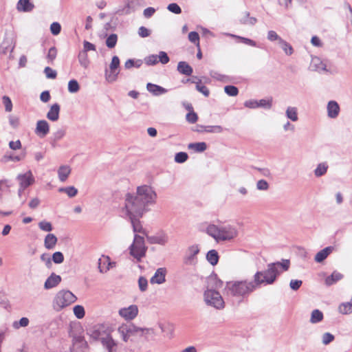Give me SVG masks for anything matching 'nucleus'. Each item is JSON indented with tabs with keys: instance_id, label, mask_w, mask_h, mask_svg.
<instances>
[{
	"instance_id": "26",
	"label": "nucleus",
	"mask_w": 352,
	"mask_h": 352,
	"mask_svg": "<svg viewBox=\"0 0 352 352\" xmlns=\"http://www.w3.org/2000/svg\"><path fill=\"white\" fill-rule=\"evenodd\" d=\"M146 88L150 93L155 96L162 95L167 92V89L165 88L150 82L146 85Z\"/></svg>"
},
{
	"instance_id": "28",
	"label": "nucleus",
	"mask_w": 352,
	"mask_h": 352,
	"mask_svg": "<svg viewBox=\"0 0 352 352\" xmlns=\"http://www.w3.org/2000/svg\"><path fill=\"white\" fill-rule=\"evenodd\" d=\"M177 71L182 74L190 76L192 73V68L185 61H180L177 65Z\"/></svg>"
},
{
	"instance_id": "49",
	"label": "nucleus",
	"mask_w": 352,
	"mask_h": 352,
	"mask_svg": "<svg viewBox=\"0 0 352 352\" xmlns=\"http://www.w3.org/2000/svg\"><path fill=\"white\" fill-rule=\"evenodd\" d=\"M224 91L230 96H236L239 93L237 87L233 85L226 86Z\"/></svg>"
},
{
	"instance_id": "18",
	"label": "nucleus",
	"mask_w": 352,
	"mask_h": 352,
	"mask_svg": "<svg viewBox=\"0 0 352 352\" xmlns=\"http://www.w3.org/2000/svg\"><path fill=\"white\" fill-rule=\"evenodd\" d=\"M327 114L331 118H336L340 112V107L337 102L331 100L327 104Z\"/></svg>"
},
{
	"instance_id": "13",
	"label": "nucleus",
	"mask_w": 352,
	"mask_h": 352,
	"mask_svg": "<svg viewBox=\"0 0 352 352\" xmlns=\"http://www.w3.org/2000/svg\"><path fill=\"white\" fill-rule=\"evenodd\" d=\"M147 241L151 244H157L160 245H165L168 242V236L164 232H160L155 235L146 236Z\"/></svg>"
},
{
	"instance_id": "58",
	"label": "nucleus",
	"mask_w": 352,
	"mask_h": 352,
	"mask_svg": "<svg viewBox=\"0 0 352 352\" xmlns=\"http://www.w3.org/2000/svg\"><path fill=\"white\" fill-rule=\"evenodd\" d=\"M267 39L270 41H277L278 44L280 43V40H283L276 32L273 30H270L267 32Z\"/></svg>"
},
{
	"instance_id": "8",
	"label": "nucleus",
	"mask_w": 352,
	"mask_h": 352,
	"mask_svg": "<svg viewBox=\"0 0 352 352\" xmlns=\"http://www.w3.org/2000/svg\"><path fill=\"white\" fill-rule=\"evenodd\" d=\"M102 331L103 327H97L96 329L93 331L91 336L95 339L100 340L102 345L107 348L109 352H112L113 348L116 346V342L110 335L106 334L105 336H103L101 333Z\"/></svg>"
},
{
	"instance_id": "25",
	"label": "nucleus",
	"mask_w": 352,
	"mask_h": 352,
	"mask_svg": "<svg viewBox=\"0 0 352 352\" xmlns=\"http://www.w3.org/2000/svg\"><path fill=\"white\" fill-rule=\"evenodd\" d=\"M57 241L58 239L54 234H47L44 239V246L47 250H52L56 246Z\"/></svg>"
},
{
	"instance_id": "29",
	"label": "nucleus",
	"mask_w": 352,
	"mask_h": 352,
	"mask_svg": "<svg viewBox=\"0 0 352 352\" xmlns=\"http://www.w3.org/2000/svg\"><path fill=\"white\" fill-rule=\"evenodd\" d=\"M286 116L288 119L293 122H296L298 120V109L294 107H288L285 111Z\"/></svg>"
},
{
	"instance_id": "19",
	"label": "nucleus",
	"mask_w": 352,
	"mask_h": 352,
	"mask_svg": "<svg viewBox=\"0 0 352 352\" xmlns=\"http://www.w3.org/2000/svg\"><path fill=\"white\" fill-rule=\"evenodd\" d=\"M60 110V107L58 104H52L47 113V118L52 122L57 121L59 118Z\"/></svg>"
},
{
	"instance_id": "14",
	"label": "nucleus",
	"mask_w": 352,
	"mask_h": 352,
	"mask_svg": "<svg viewBox=\"0 0 352 352\" xmlns=\"http://www.w3.org/2000/svg\"><path fill=\"white\" fill-rule=\"evenodd\" d=\"M50 131V125L45 120H38L36 122L35 133L41 138L45 137Z\"/></svg>"
},
{
	"instance_id": "11",
	"label": "nucleus",
	"mask_w": 352,
	"mask_h": 352,
	"mask_svg": "<svg viewBox=\"0 0 352 352\" xmlns=\"http://www.w3.org/2000/svg\"><path fill=\"white\" fill-rule=\"evenodd\" d=\"M118 333L124 342H127L131 336H136L137 327L133 324H122L118 329Z\"/></svg>"
},
{
	"instance_id": "62",
	"label": "nucleus",
	"mask_w": 352,
	"mask_h": 352,
	"mask_svg": "<svg viewBox=\"0 0 352 352\" xmlns=\"http://www.w3.org/2000/svg\"><path fill=\"white\" fill-rule=\"evenodd\" d=\"M148 281L144 277H140L138 279V286L142 292H144L147 289Z\"/></svg>"
},
{
	"instance_id": "4",
	"label": "nucleus",
	"mask_w": 352,
	"mask_h": 352,
	"mask_svg": "<svg viewBox=\"0 0 352 352\" xmlns=\"http://www.w3.org/2000/svg\"><path fill=\"white\" fill-rule=\"evenodd\" d=\"M206 233L217 242L230 241L239 234L237 228L233 226H218L214 224H210L206 228Z\"/></svg>"
},
{
	"instance_id": "32",
	"label": "nucleus",
	"mask_w": 352,
	"mask_h": 352,
	"mask_svg": "<svg viewBox=\"0 0 352 352\" xmlns=\"http://www.w3.org/2000/svg\"><path fill=\"white\" fill-rule=\"evenodd\" d=\"M222 286V280L218 279L216 276H212L209 278L208 288H212L216 290L221 288Z\"/></svg>"
},
{
	"instance_id": "16",
	"label": "nucleus",
	"mask_w": 352,
	"mask_h": 352,
	"mask_svg": "<svg viewBox=\"0 0 352 352\" xmlns=\"http://www.w3.org/2000/svg\"><path fill=\"white\" fill-rule=\"evenodd\" d=\"M131 221V223L133 228V230L135 234H138V233H141L144 236H147L148 233L146 230L143 228L141 221L139 220L140 218H138V217L131 216L129 217Z\"/></svg>"
},
{
	"instance_id": "63",
	"label": "nucleus",
	"mask_w": 352,
	"mask_h": 352,
	"mask_svg": "<svg viewBox=\"0 0 352 352\" xmlns=\"http://www.w3.org/2000/svg\"><path fill=\"white\" fill-rule=\"evenodd\" d=\"M158 61L162 64H166L169 62V58L165 52H160L157 56Z\"/></svg>"
},
{
	"instance_id": "22",
	"label": "nucleus",
	"mask_w": 352,
	"mask_h": 352,
	"mask_svg": "<svg viewBox=\"0 0 352 352\" xmlns=\"http://www.w3.org/2000/svg\"><path fill=\"white\" fill-rule=\"evenodd\" d=\"M144 1L142 0H129L123 9L125 14H129L131 12L135 10L138 8L142 6Z\"/></svg>"
},
{
	"instance_id": "36",
	"label": "nucleus",
	"mask_w": 352,
	"mask_h": 352,
	"mask_svg": "<svg viewBox=\"0 0 352 352\" xmlns=\"http://www.w3.org/2000/svg\"><path fill=\"white\" fill-rule=\"evenodd\" d=\"M323 319V314L318 309H314L311 314L310 322L313 324L319 322Z\"/></svg>"
},
{
	"instance_id": "27",
	"label": "nucleus",
	"mask_w": 352,
	"mask_h": 352,
	"mask_svg": "<svg viewBox=\"0 0 352 352\" xmlns=\"http://www.w3.org/2000/svg\"><path fill=\"white\" fill-rule=\"evenodd\" d=\"M239 21L242 24L250 25H253L256 23V19L250 17V13L247 11L243 12L241 14Z\"/></svg>"
},
{
	"instance_id": "20",
	"label": "nucleus",
	"mask_w": 352,
	"mask_h": 352,
	"mask_svg": "<svg viewBox=\"0 0 352 352\" xmlns=\"http://www.w3.org/2000/svg\"><path fill=\"white\" fill-rule=\"evenodd\" d=\"M34 8L30 0H19L16 4V9L19 12H29Z\"/></svg>"
},
{
	"instance_id": "56",
	"label": "nucleus",
	"mask_w": 352,
	"mask_h": 352,
	"mask_svg": "<svg viewBox=\"0 0 352 352\" xmlns=\"http://www.w3.org/2000/svg\"><path fill=\"white\" fill-rule=\"evenodd\" d=\"M44 73L47 78L54 79L57 76L56 72L50 67L45 68Z\"/></svg>"
},
{
	"instance_id": "17",
	"label": "nucleus",
	"mask_w": 352,
	"mask_h": 352,
	"mask_svg": "<svg viewBox=\"0 0 352 352\" xmlns=\"http://www.w3.org/2000/svg\"><path fill=\"white\" fill-rule=\"evenodd\" d=\"M166 270L165 268H158L155 274L151 278V284H162L165 282Z\"/></svg>"
},
{
	"instance_id": "34",
	"label": "nucleus",
	"mask_w": 352,
	"mask_h": 352,
	"mask_svg": "<svg viewBox=\"0 0 352 352\" xmlns=\"http://www.w3.org/2000/svg\"><path fill=\"white\" fill-rule=\"evenodd\" d=\"M154 334H155V331H154V329L152 328H141V327H137L136 336L146 338L148 336H153Z\"/></svg>"
},
{
	"instance_id": "12",
	"label": "nucleus",
	"mask_w": 352,
	"mask_h": 352,
	"mask_svg": "<svg viewBox=\"0 0 352 352\" xmlns=\"http://www.w3.org/2000/svg\"><path fill=\"white\" fill-rule=\"evenodd\" d=\"M139 312L136 305H131L126 307H122L119 309L118 314L125 320H132L136 318Z\"/></svg>"
},
{
	"instance_id": "1",
	"label": "nucleus",
	"mask_w": 352,
	"mask_h": 352,
	"mask_svg": "<svg viewBox=\"0 0 352 352\" xmlns=\"http://www.w3.org/2000/svg\"><path fill=\"white\" fill-rule=\"evenodd\" d=\"M157 195L149 186L137 188L135 195L127 194L125 198V210L129 217L141 218L148 211V206L155 203Z\"/></svg>"
},
{
	"instance_id": "31",
	"label": "nucleus",
	"mask_w": 352,
	"mask_h": 352,
	"mask_svg": "<svg viewBox=\"0 0 352 352\" xmlns=\"http://www.w3.org/2000/svg\"><path fill=\"white\" fill-rule=\"evenodd\" d=\"M206 258L212 265H217L219 261L218 252L215 250H210L206 254Z\"/></svg>"
},
{
	"instance_id": "9",
	"label": "nucleus",
	"mask_w": 352,
	"mask_h": 352,
	"mask_svg": "<svg viewBox=\"0 0 352 352\" xmlns=\"http://www.w3.org/2000/svg\"><path fill=\"white\" fill-rule=\"evenodd\" d=\"M120 59L118 56H114L112 58L109 65V70H106L105 77L109 82H115L117 80L118 75L120 72Z\"/></svg>"
},
{
	"instance_id": "59",
	"label": "nucleus",
	"mask_w": 352,
	"mask_h": 352,
	"mask_svg": "<svg viewBox=\"0 0 352 352\" xmlns=\"http://www.w3.org/2000/svg\"><path fill=\"white\" fill-rule=\"evenodd\" d=\"M61 30V26L58 22H54L50 25V31L53 35H58Z\"/></svg>"
},
{
	"instance_id": "5",
	"label": "nucleus",
	"mask_w": 352,
	"mask_h": 352,
	"mask_svg": "<svg viewBox=\"0 0 352 352\" xmlns=\"http://www.w3.org/2000/svg\"><path fill=\"white\" fill-rule=\"evenodd\" d=\"M76 296L69 290H60L53 300L52 306L54 310L59 311L75 302Z\"/></svg>"
},
{
	"instance_id": "33",
	"label": "nucleus",
	"mask_w": 352,
	"mask_h": 352,
	"mask_svg": "<svg viewBox=\"0 0 352 352\" xmlns=\"http://www.w3.org/2000/svg\"><path fill=\"white\" fill-rule=\"evenodd\" d=\"M343 277L342 274H341L339 272H333L331 276H328L326 279H325V283L327 285H333V283H335L336 282H337L338 280L342 279Z\"/></svg>"
},
{
	"instance_id": "52",
	"label": "nucleus",
	"mask_w": 352,
	"mask_h": 352,
	"mask_svg": "<svg viewBox=\"0 0 352 352\" xmlns=\"http://www.w3.org/2000/svg\"><path fill=\"white\" fill-rule=\"evenodd\" d=\"M52 261L54 263L60 264L64 261V256L60 252H56L52 254Z\"/></svg>"
},
{
	"instance_id": "7",
	"label": "nucleus",
	"mask_w": 352,
	"mask_h": 352,
	"mask_svg": "<svg viewBox=\"0 0 352 352\" xmlns=\"http://www.w3.org/2000/svg\"><path fill=\"white\" fill-rule=\"evenodd\" d=\"M204 300L205 303L218 310H221L225 307V301L221 294L212 288H207L204 293Z\"/></svg>"
},
{
	"instance_id": "6",
	"label": "nucleus",
	"mask_w": 352,
	"mask_h": 352,
	"mask_svg": "<svg viewBox=\"0 0 352 352\" xmlns=\"http://www.w3.org/2000/svg\"><path fill=\"white\" fill-rule=\"evenodd\" d=\"M147 249L144 237L135 234L133 243L129 248L130 255L140 262L145 257Z\"/></svg>"
},
{
	"instance_id": "37",
	"label": "nucleus",
	"mask_w": 352,
	"mask_h": 352,
	"mask_svg": "<svg viewBox=\"0 0 352 352\" xmlns=\"http://www.w3.org/2000/svg\"><path fill=\"white\" fill-rule=\"evenodd\" d=\"M311 67H314L316 70L320 71H325L326 70V65L324 63H323L321 60L318 57H314L312 58L311 60Z\"/></svg>"
},
{
	"instance_id": "30",
	"label": "nucleus",
	"mask_w": 352,
	"mask_h": 352,
	"mask_svg": "<svg viewBox=\"0 0 352 352\" xmlns=\"http://www.w3.org/2000/svg\"><path fill=\"white\" fill-rule=\"evenodd\" d=\"M199 251V248L197 245L190 246L188 248V256L186 258V263L191 264Z\"/></svg>"
},
{
	"instance_id": "50",
	"label": "nucleus",
	"mask_w": 352,
	"mask_h": 352,
	"mask_svg": "<svg viewBox=\"0 0 352 352\" xmlns=\"http://www.w3.org/2000/svg\"><path fill=\"white\" fill-rule=\"evenodd\" d=\"M256 189L258 190L266 191L269 189L270 185L265 179H260L256 182Z\"/></svg>"
},
{
	"instance_id": "47",
	"label": "nucleus",
	"mask_w": 352,
	"mask_h": 352,
	"mask_svg": "<svg viewBox=\"0 0 352 352\" xmlns=\"http://www.w3.org/2000/svg\"><path fill=\"white\" fill-rule=\"evenodd\" d=\"M2 102L5 107V111L6 112H11L12 110V102L10 98L7 96L2 97Z\"/></svg>"
},
{
	"instance_id": "48",
	"label": "nucleus",
	"mask_w": 352,
	"mask_h": 352,
	"mask_svg": "<svg viewBox=\"0 0 352 352\" xmlns=\"http://www.w3.org/2000/svg\"><path fill=\"white\" fill-rule=\"evenodd\" d=\"M80 87L78 82L76 80H71L68 82V91L70 93H76L78 91Z\"/></svg>"
},
{
	"instance_id": "54",
	"label": "nucleus",
	"mask_w": 352,
	"mask_h": 352,
	"mask_svg": "<svg viewBox=\"0 0 352 352\" xmlns=\"http://www.w3.org/2000/svg\"><path fill=\"white\" fill-rule=\"evenodd\" d=\"M334 340V336L330 333H325L322 335V342L324 345L329 344Z\"/></svg>"
},
{
	"instance_id": "42",
	"label": "nucleus",
	"mask_w": 352,
	"mask_h": 352,
	"mask_svg": "<svg viewBox=\"0 0 352 352\" xmlns=\"http://www.w3.org/2000/svg\"><path fill=\"white\" fill-rule=\"evenodd\" d=\"M118 41V36L116 34H111L106 40V45L109 48H113L116 46Z\"/></svg>"
},
{
	"instance_id": "61",
	"label": "nucleus",
	"mask_w": 352,
	"mask_h": 352,
	"mask_svg": "<svg viewBox=\"0 0 352 352\" xmlns=\"http://www.w3.org/2000/svg\"><path fill=\"white\" fill-rule=\"evenodd\" d=\"M186 120L190 123H195L197 121L198 116L193 111L188 112L186 116Z\"/></svg>"
},
{
	"instance_id": "53",
	"label": "nucleus",
	"mask_w": 352,
	"mask_h": 352,
	"mask_svg": "<svg viewBox=\"0 0 352 352\" xmlns=\"http://www.w3.org/2000/svg\"><path fill=\"white\" fill-rule=\"evenodd\" d=\"M188 39L190 42L199 45V36L196 32H190L188 34Z\"/></svg>"
},
{
	"instance_id": "35",
	"label": "nucleus",
	"mask_w": 352,
	"mask_h": 352,
	"mask_svg": "<svg viewBox=\"0 0 352 352\" xmlns=\"http://www.w3.org/2000/svg\"><path fill=\"white\" fill-rule=\"evenodd\" d=\"M188 148L196 152H203L206 149L207 146L205 142H197L189 144Z\"/></svg>"
},
{
	"instance_id": "15",
	"label": "nucleus",
	"mask_w": 352,
	"mask_h": 352,
	"mask_svg": "<svg viewBox=\"0 0 352 352\" xmlns=\"http://www.w3.org/2000/svg\"><path fill=\"white\" fill-rule=\"evenodd\" d=\"M114 266L115 263H111L110 261V258L108 256L102 255L98 260V269L101 273H106Z\"/></svg>"
},
{
	"instance_id": "51",
	"label": "nucleus",
	"mask_w": 352,
	"mask_h": 352,
	"mask_svg": "<svg viewBox=\"0 0 352 352\" xmlns=\"http://www.w3.org/2000/svg\"><path fill=\"white\" fill-rule=\"evenodd\" d=\"M188 154L185 152L177 153L175 156V161L177 163H184L188 159Z\"/></svg>"
},
{
	"instance_id": "3",
	"label": "nucleus",
	"mask_w": 352,
	"mask_h": 352,
	"mask_svg": "<svg viewBox=\"0 0 352 352\" xmlns=\"http://www.w3.org/2000/svg\"><path fill=\"white\" fill-rule=\"evenodd\" d=\"M254 291L252 281L231 280L226 283L224 294L228 297L243 299Z\"/></svg>"
},
{
	"instance_id": "64",
	"label": "nucleus",
	"mask_w": 352,
	"mask_h": 352,
	"mask_svg": "<svg viewBox=\"0 0 352 352\" xmlns=\"http://www.w3.org/2000/svg\"><path fill=\"white\" fill-rule=\"evenodd\" d=\"M167 8L170 12H173L175 14H180L182 12L180 7L177 3H170L168 6Z\"/></svg>"
},
{
	"instance_id": "38",
	"label": "nucleus",
	"mask_w": 352,
	"mask_h": 352,
	"mask_svg": "<svg viewBox=\"0 0 352 352\" xmlns=\"http://www.w3.org/2000/svg\"><path fill=\"white\" fill-rule=\"evenodd\" d=\"M58 191L60 192L66 193L69 197H74L78 193V190L74 186H68L65 188H60Z\"/></svg>"
},
{
	"instance_id": "45",
	"label": "nucleus",
	"mask_w": 352,
	"mask_h": 352,
	"mask_svg": "<svg viewBox=\"0 0 352 352\" xmlns=\"http://www.w3.org/2000/svg\"><path fill=\"white\" fill-rule=\"evenodd\" d=\"M74 314L76 317L78 319H81L85 316V309L84 307L81 305H76L73 309Z\"/></svg>"
},
{
	"instance_id": "39",
	"label": "nucleus",
	"mask_w": 352,
	"mask_h": 352,
	"mask_svg": "<svg viewBox=\"0 0 352 352\" xmlns=\"http://www.w3.org/2000/svg\"><path fill=\"white\" fill-rule=\"evenodd\" d=\"M338 309L339 311L342 314H349L352 313V301L341 304Z\"/></svg>"
},
{
	"instance_id": "24",
	"label": "nucleus",
	"mask_w": 352,
	"mask_h": 352,
	"mask_svg": "<svg viewBox=\"0 0 352 352\" xmlns=\"http://www.w3.org/2000/svg\"><path fill=\"white\" fill-rule=\"evenodd\" d=\"M72 169L68 165H62L58 169V176L60 182H64L70 175Z\"/></svg>"
},
{
	"instance_id": "41",
	"label": "nucleus",
	"mask_w": 352,
	"mask_h": 352,
	"mask_svg": "<svg viewBox=\"0 0 352 352\" xmlns=\"http://www.w3.org/2000/svg\"><path fill=\"white\" fill-rule=\"evenodd\" d=\"M279 45L282 47L283 51L287 55H292L293 53V48L287 42L285 41L280 40Z\"/></svg>"
},
{
	"instance_id": "43",
	"label": "nucleus",
	"mask_w": 352,
	"mask_h": 352,
	"mask_svg": "<svg viewBox=\"0 0 352 352\" xmlns=\"http://www.w3.org/2000/svg\"><path fill=\"white\" fill-rule=\"evenodd\" d=\"M38 228L44 232H50L53 230L52 223L47 221H41L38 223Z\"/></svg>"
},
{
	"instance_id": "2",
	"label": "nucleus",
	"mask_w": 352,
	"mask_h": 352,
	"mask_svg": "<svg viewBox=\"0 0 352 352\" xmlns=\"http://www.w3.org/2000/svg\"><path fill=\"white\" fill-rule=\"evenodd\" d=\"M290 262L289 260H283L282 262L272 263L267 265V268L265 271L257 272L254 276V280L252 281L254 290L260 287L261 285L272 284L280 272L278 267H281L283 271L288 270Z\"/></svg>"
},
{
	"instance_id": "21",
	"label": "nucleus",
	"mask_w": 352,
	"mask_h": 352,
	"mask_svg": "<svg viewBox=\"0 0 352 352\" xmlns=\"http://www.w3.org/2000/svg\"><path fill=\"white\" fill-rule=\"evenodd\" d=\"M60 281L61 277L59 275L52 273L46 280L44 287L46 289H52L58 285Z\"/></svg>"
},
{
	"instance_id": "60",
	"label": "nucleus",
	"mask_w": 352,
	"mask_h": 352,
	"mask_svg": "<svg viewBox=\"0 0 352 352\" xmlns=\"http://www.w3.org/2000/svg\"><path fill=\"white\" fill-rule=\"evenodd\" d=\"M8 119H9V123L12 128L16 129L19 126V122H20L19 117L13 116V115H10L8 117Z\"/></svg>"
},
{
	"instance_id": "46",
	"label": "nucleus",
	"mask_w": 352,
	"mask_h": 352,
	"mask_svg": "<svg viewBox=\"0 0 352 352\" xmlns=\"http://www.w3.org/2000/svg\"><path fill=\"white\" fill-rule=\"evenodd\" d=\"M78 60L81 66L84 68H87L89 64V60L87 54L85 52H82L78 56Z\"/></svg>"
},
{
	"instance_id": "57",
	"label": "nucleus",
	"mask_w": 352,
	"mask_h": 352,
	"mask_svg": "<svg viewBox=\"0 0 352 352\" xmlns=\"http://www.w3.org/2000/svg\"><path fill=\"white\" fill-rule=\"evenodd\" d=\"M57 55V50L54 47H51L47 55V58L49 63H52L54 60L56 58Z\"/></svg>"
},
{
	"instance_id": "40",
	"label": "nucleus",
	"mask_w": 352,
	"mask_h": 352,
	"mask_svg": "<svg viewBox=\"0 0 352 352\" xmlns=\"http://www.w3.org/2000/svg\"><path fill=\"white\" fill-rule=\"evenodd\" d=\"M327 168L328 166L325 163L319 164L314 170L315 175L316 177L323 175L327 172Z\"/></svg>"
},
{
	"instance_id": "55",
	"label": "nucleus",
	"mask_w": 352,
	"mask_h": 352,
	"mask_svg": "<svg viewBox=\"0 0 352 352\" xmlns=\"http://www.w3.org/2000/svg\"><path fill=\"white\" fill-rule=\"evenodd\" d=\"M272 104V99H262L258 101V107H264L267 109H270Z\"/></svg>"
},
{
	"instance_id": "44",
	"label": "nucleus",
	"mask_w": 352,
	"mask_h": 352,
	"mask_svg": "<svg viewBox=\"0 0 352 352\" xmlns=\"http://www.w3.org/2000/svg\"><path fill=\"white\" fill-rule=\"evenodd\" d=\"M192 82H195V81H192ZM196 83V89L198 91L201 92L204 96L206 97H208L209 96L210 91L208 89L201 84V80H199L197 82H195Z\"/></svg>"
},
{
	"instance_id": "10",
	"label": "nucleus",
	"mask_w": 352,
	"mask_h": 352,
	"mask_svg": "<svg viewBox=\"0 0 352 352\" xmlns=\"http://www.w3.org/2000/svg\"><path fill=\"white\" fill-rule=\"evenodd\" d=\"M17 180L19 182V196H21V193L28 186L34 183V177L31 170L27 171L24 174H19L17 176Z\"/></svg>"
},
{
	"instance_id": "23",
	"label": "nucleus",
	"mask_w": 352,
	"mask_h": 352,
	"mask_svg": "<svg viewBox=\"0 0 352 352\" xmlns=\"http://www.w3.org/2000/svg\"><path fill=\"white\" fill-rule=\"evenodd\" d=\"M334 248L328 246L319 251L315 256L314 260L316 263H321L333 252Z\"/></svg>"
}]
</instances>
